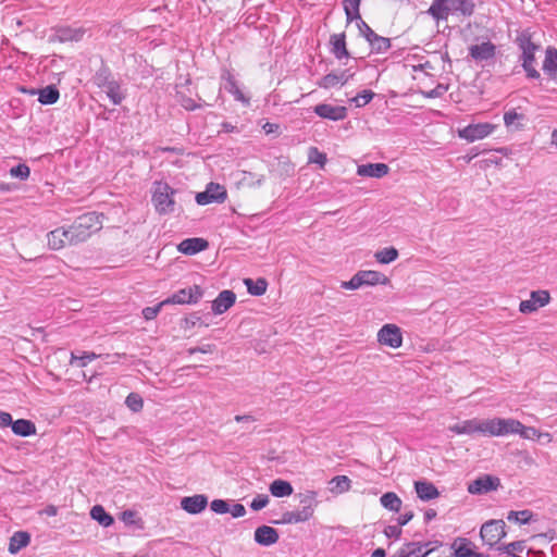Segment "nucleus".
Listing matches in <instances>:
<instances>
[{"instance_id":"nucleus-1","label":"nucleus","mask_w":557,"mask_h":557,"mask_svg":"<svg viewBox=\"0 0 557 557\" xmlns=\"http://www.w3.org/2000/svg\"><path fill=\"white\" fill-rule=\"evenodd\" d=\"M69 227L72 232L71 238H74V243L81 244L86 242L92 233L99 231L102 227V222L96 212H87L78 216Z\"/></svg>"},{"instance_id":"nucleus-2","label":"nucleus","mask_w":557,"mask_h":557,"mask_svg":"<svg viewBox=\"0 0 557 557\" xmlns=\"http://www.w3.org/2000/svg\"><path fill=\"white\" fill-rule=\"evenodd\" d=\"M487 435L490 436H504L508 434H520L524 438L529 436L524 433L527 430L532 431V434H537L534 428H525L520 421L515 419L494 418L487 419Z\"/></svg>"},{"instance_id":"nucleus-3","label":"nucleus","mask_w":557,"mask_h":557,"mask_svg":"<svg viewBox=\"0 0 557 557\" xmlns=\"http://www.w3.org/2000/svg\"><path fill=\"white\" fill-rule=\"evenodd\" d=\"M517 44L521 49V61L522 67L527 73V77L529 78H539L540 73L535 69V51L540 48L531 40V36L528 33H521L517 37Z\"/></svg>"},{"instance_id":"nucleus-4","label":"nucleus","mask_w":557,"mask_h":557,"mask_svg":"<svg viewBox=\"0 0 557 557\" xmlns=\"http://www.w3.org/2000/svg\"><path fill=\"white\" fill-rule=\"evenodd\" d=\"M94 81L95 84L106 92L114 106L121 104L125 99V95L121 91L120 83L112 78L108 67L103 66L97 71Z\"/></svg>"},{"instance_id":"nucleus-5","label":"nucleus","mask_w":557,"mask_h":557,"mask_svg":"<svg viewBox=\"0 0 557 557\" xmlns=\"http://www.w3.org/2000/svg\"><path fill=\"white\" fill-rule=\"evenodd\" d=\"M175 194L176 190L172 188L168 183L156 182L151 198L156 211L160 214L172 213L175 206Z\"/></svg>"},{"instance_id":"nucleus-6","label":"nucleus","mask_w":557,"mask_h":557,"mask_svg":"<svg viewBox=\"0 0 557 557\" xmlns=\"http://www.w3.org/2000/svg\"><path fill=\"white\" fill-rule=\"evenodd\" d=\"M389 283V278L374 270H361L358 271L349 281L342 282V288L344 289H358L362 286H375L386 285Z\"/></svg>"},{"instance_id":"nucleus-7","label":"nucleus","mask_w":557,"mask_h":557,"mask_svg":"<svg viewBox=\"0 0 557 557\" xmlns=\"http://www.w3.org/2000/svg\"><path fill=\"white\" fill-rule=\"evenodd\" d=\"M505 522L503 520H488L482 524L480 537L490 548L495 547L506 536Z\"/></svg>"},{"instance_id":"nucleus-8","label":"nucleus","mask_w":557,"mask_h":557,"mask_svg":"<svg viewBox=\"0 0 557 557\" xmlns=\"http://www.w3.org/2000/svg\"><path fill=\"white\" fill-rule=\"evenodd\" d=\"M203 297V289L199 285L182 288L168 297L166 305H195Z\"/></svg>"},{"instance_id":"nucleus-9","label":"nucleus","mask_w":557,"mask_h":557,"mask_svg":"<svg viewBox=\"0 0 557 557\" xmlns=\"http://www.w3.org/2000/svg\"><path fill=\"white\" fill-rule=\"evenodd\" d=\"M227 198V191L224 186L215 183H209L205 191L196 195V201L200 206L212 202L222 203Z\"/></svg>"},{"instance_id":"nucleus-10","label":"nucleus","mask_w":557,"mask_h":557,"mask_svg":"<svg viewBox=\"0 0 557 557\" xmlns=\"http://www.w3.org/2000/svg\"><path fill=\"white\" fill-rule=\"evenodd\" d=\"M495 129V125L491 123L469 124L458 129V136L469 143L483 139L490 136Z\"/></svg>"},{"instance_id":"nucleus-11","label":"nucleus","mask_w":557,"mask_h":557,"mask_svg":"<svg viewBox=\"0 0 557 557\" xmlns=\"http://www.w3.org/2000/svg\"><path fill=\"white\" fill-rule=\"evenodd\" d=\"M550 301L548 290L539 289L530 294V298L522 300L519 305V311L524 314L533 313L542 307H545Z\"/></svg>"},{"instance_id":"nucleus-12","label":"nucleus","mask_w":557,"mask_h":557,"mask_svg":"<svg viewBox=\"0 0 557 557\" xmlns=\"http://www.w3.org/2000/svg\"><path fill=\"white\" fill-rule=\"evenodd\" d=\"M221 88L231 94L236 101L245 106H249L250 99L247 97L238 86V83L228 69H223L221 73Z\"/></svg>"},{"instance_id":"nucleus-13","label":"nucleus","mask_w":557,"mask_h":557,"mask_svg":"<svg viewBox=\"0 0 557 557\" xmlns=\"http://www.w3.org/2000/svg\"><path fill=\"white\" fill-rule=\"evenodd\" d=\"M500 480L491 474H484L468 484V492L472 495H482L498 490Z\"/></svg>"},{"instance_id":"nucleus-14","label":"nucleus","mask_w":557,"mask_h":557,"mask_svg":"<svg viewBox=\"0 0 557 557\" xmlns=\"http://www.w3.org/2000/svg\"><path fill=\"white\" fill-rule=\"evenodd\" d=\"M377 342L391 348H399L403 344L400 329L395 324H385L377 332Z\"/></svg>"},{"instance_id":"nucleus-15","label":"nucleus","mask_w":557,"mask_h":557,"mask_svg":"<svg viewBox=\"0 0 557 557\" xmlns=\"http://www.w3.org/2000/svg\"><path fill=\"white\" fill-rule=\"evenodd\" d=\"M71 235L72 232L70 227L61 226L50 231L47 234L48 247L52 250H60L66 245H77V243H74V238H71Z\"/></svg>"},{"instance_id":"nucleus-16","label":"nucleus","mask_w":557,"mask_h":557,"mask_svg":"<svg viewBox=\"0 0 557 557\" xmlns=\"http://www.w3.org/2000/svg\"><path fill=\"white\" fill-rule=\"evenodd\" d=\"M450 548L453 549L451 557H490L488 555L475 552L474 543L467 537H456Z\"/></svg>"},{"instance_id":"nucleus-17","label":"nucleus","mask_w":557,"mask_h":557,"mask_svg":"<svg viewBox=\"0 0 557 557\" xmlns=\"http://www.w3.org/2000/svg\"><path fill=\"white\" fill-rule=\"evenodd\" d=\"M487 420H478L470 419L462 421L461 423H457L449 426V431L455 434H473V433H482L487 435Z\"/></svg>"},{"instance_id":"nucleus-18","label":"nucleus","mask_w":557,"mask_h":557,"mask_svg":"<svg viewBox=\"0 0 557 557\" xmlns=\"http://www.w3.org/2000/svg\"><path fill=\"white\" fill-rule=\"evenodd\" d=\"M313 112L330 121H342L347 116V109L343 106H332L329 103H320L313 108Z\"/></svg>"},{"instance_id":"nucleus-19","label":"nucleus","mask_w":557,"mask_h":557,"mask_svg":"<svg viewBox=\"0 0 557 557\" xmlns=\"http://www.w3.org/2000/svg\"><path fill=\"white\" fill-rule=\"evenodd\" d=\"M354 76V73H351L349 70H343L339 72H332L326 75H324L319 82L318 86L324 89H331L336 86H343L345 85L351 77Z\"/></svg>"},{"instance_id":"nucleus-20","label":"nucleus","mask_w":557,"mask_h":557,"mask_svg":"<svg viewBox=\"0 0 557 557\" xmlns=\"http://www.w3.org/2000/svg\"><path fill=\"white\" fill-rule=\"evenodd\" d=\"M208 506V497L203 494L186 496L181 499V508L190 515H198Z\"/></svg>"},{"instance_id":"nucleus-21","label":"nucleus","mask_w":557,"mask_h":557,"mask_svg":"<svg viewBox=\"0 0 557 557\" xmlns=\"http://www.w3.org/2000/svg\"><path fill=\"white\" fill-rule=\"evenodd\" d=\"M496 47L491 41H485L480 45H472L469 48V55L476 62H484L495 57Z\"/></svg>"},{"instance_id":"nucleus-22","label":"nucleus","mask_w":557,"mask_h":557,"mask_svg":"<svg viewBox=\"0 0 557 557\" xmlns=\"http://www.w3.org/2000/svg\"><path fill=\"white\" fill-rule=\"evenodd\" d=\"M236 300V295L233 290H222L218 297L212 301V311L215 314H222L227 311Z\"/></svg>"},{"instance_id":"nucleus-23","label":"nucleus","mask_w":557,"mask_h":557,"mask_svg":"<svg viewBox=\"0 0 557 557\" xmlns=\"http://www.w3.org/2000/svg\"><path fill=\"white\" fill-rule=\"evenodd\" d=\"M276 529L269 525H261L255 530V541L262 546H271L278 541Z\"/></svg>"},{"instance_id":"nucleus-24","label":"nucleus","mask_w":557,"mask_h":557,"mask_svg":"<svg viewBox=\"0 0 557 557\" xmlns=\"http://www.w3.org/2000/svg\"><path fill=\"white\" fill-rule=\"evenodd\" d=\"M330 52L337 59L342 60L344 58H349V51L346 47V36L344 33L333 34L330 37Z\"/></svg>"},{"instance_id":"nucleus-25","label":"nucleus","mask_w":557,"mask_h":557,"mask_svg":"<svg viewBox=\"0 0 557 557\" xmlns=\"http://www.w3.org/2000/svg\"><path fill=\"white\" fill-rule=\"evenodd\" d=\"M389 168L385 163H367L361 164L357 168V174L359 176L381 178L387 175Z\"/></svg>"},{"instance_id":"nucleus-26","label":"nucleus","mask_w":557,"mask_h":557,"mask_svg":"<svg viewBox=\"0 0 557 557\" xmlns=\"http://www.w3.org/2000/svg\"><path fill=\"white\" fill-rule=\"evenodd\" d=\"M208 247V242L203 238L193 237L186 238L178 245V250L188 256H193L205 250Z\"/></svg>"},{"instance_id":"nucleus-27","label":"nucleus","mask_w":557,"mask_h":557,"mask_svg":"<svg viewBox=\"0 0 557 557\" xmlns=\"http://www.w3.org/2000/svg\"><path fill=\"white\" fill-rule=\"evenodd\" d=\"M414 491L418 497L423 502H428L440 496L437 487L432 482L425 480L416 481Z\"/></svg>"},{"instance_id":"nucleus-28","label":"nucleus","mask_w":557,"mask_h":557,"mask_svg":"<svg viewBox=\"0 0 557 557\" xmlns=\"http://www.w3.org/2000/svg\"><path fill=\"white\" fill-rule=\"evenodd\" d=\"M84 34L85 29L82 27L61 26L55 29V37L61 42L79 41Z\"/></svg>"},{"instance_id":"nucleus-29","label":"nucleus","mask_w":557,"mask_h":557,"mask_svg":"<svg viewBox=\"0 0 557 557\" xmlns=\"http://www.w3.org/2000/svg\"><path fill=\"white\" fill-rule=\"evenodd\" d=\"M525 116L518 113L516 109H510L504 113V124L510 131H520L524 126Z\"/></svg>"},{"instance_id":"nucleus-30","label":"nucleus","mask_w":557,"mask_h":557,"mask_svg":"<svg viewBox=\"0 0 557 557\" xmlns=\"http://www.w3.org/2000/svg\"><path fill=\"white\" fill-rule=\"evenodd\" d=\"M543 71L550 78L557 77V49L548 47L545 52V59L543 62Z\"/></svg>"},{"instance_id":"nucleus-31","label":"nucleus","mask_w":557,"mask_h":557,"mask_svg":"<svg viewBox=\"0 0 557 557\" xmlns=\"http://www.w3.org/2000/svg\"><path fill=\"white\" fill-rule=\"evenodd\" d=\"M11 429L15 435L23 437L36 434V425L30 420L26 419H18L13 421Z\"/></svg>"},{"instance_id":"nucleus-32","label":"nucleus","mask_w":557,"mask_h":557,"mask_svg":"<svg viewBox=\"0 0 557 557\" xmlns=\"http://www.w3.org/2000/svg\"><path fill=\"white\" fill-rule=\"evenodd\" d=\"M30 542V536L27 532L17 531L11 537L9 542V552L11 554L18 553L22 548L26 547Z\"/></svg>"},{"instance_id":"nucleus-33","label":"nucleus","mask_w":557,"mask_h":557,"mask_svg":"<svg viewBox=\"0 0 557 557\" xmlns=\"http://www.w3.org/2000/svg\"><path fill=\"white\" fill-rule=\"evenodd\" d=\"M270 493L274 497H286L293 494V486L288 481L276 479L270 484Z\"/></svg>"},{"instance_id":"nucleus-34","label":"nucleus","mask_w":557,"mask_h":557,"mask_svg":"<svg viewBox=\"0 0 557 557\" xmlns=\"http://www.w3.org/2000/svg\"><path fill=\"white\" fill-rule=\"evenodd\" d=\"M381 505L393 512H399L401 509V499L394 492L384 493L380 498Z\"/></svg>"},{"instance_id":"nucleus-35","label":"nucleus","mask_w":557,"mask_h":557,"mask_svg":"<svg viewBox=\"0 0 557 557\" xmlns=\"http://www.w3.org/2000/svg\"><path fill=\"white\" fill-rule=\"evenodd\" d=\"M244 284L247 287V290L252 296H262L265 294L268 288V282L263 277H259L257 280L245 278Z\"/></svg>"},{"instance_id":"nucleus-36","label":"nucleus","mask_w":557,"mask_h":557,"mask_svg":"<svg viewBox=\"0 0 557 557\" xmlns=\"http://www.w3.org/2000/svg\"><path fill=\"white\" fill-rule=\"evenodd\" d=\"M90 517L104 528L112 525L114 522L113 517L101 505H95L90 509Z\"/></svg>"},{"instance_id":"nucleus-37","label":"nucleus","mask_w":557,"mask_h":557,"mask_svg":"<svg viewBox=\"0 0 557 557\" xmlns=\"http://www.w3.org/2000/svg\"><path fill=\"white\" fill-rule=\"evenodd\" d=\"M428 13L436 21L447 20L449 9L447 7L446 1L444 0H434L431 7L428 10Z\"/></svg>"},{"instance_id":"nucleus-38","label":"nucleus","mask_w":557,"mask_h":557,"mask_svg":"<svg viewBox=\"0 0 557 557\" xmlns=\"http://www.w3.org/2000/svg\"><path fill=\"white\" fill-rule=\"evenodd\" d=\"M60 98L58 88L53 85L46 86L39 90L38 101L41 104H53Z\"/></svg>"},{"instance_id":"nucleus-39","label":"nucleus","mask_w":557,"mask_h":557,"mask_svg":"<svg viewBox=\"0 0 557 557\" xmlns=\"http://www.w3.org/2000/svg\"><path fill=\"white\" fill-rule=\"evenodd\" d=\"M351 481L347 475H336L330 481V491L332 493L342 494L350 488Z\"/></svg>"},{"instance_id":"nucleus-40","label":"nucleus","mask_w":557,"mask_h":557,"mask_svg":"<svg viewBox=\"0 0 557 557\" xmlns=\"http://www.w3.org/2000/svg\"><path fill=\"white\" fill-rule=\"evenodd\" d=\"M362 0H344V11L347 22L360 20L359 7Z\"/></svg>"},{"instance_id":"nucleus-41","label":"nucleus","mask_w":557,"mask_h":557,"mask_svg":"<svg viewBox=\"0 0 557 557\" xmlns=\"http://www.w3.org/2000/svg\"><path fill=\"white\" fill-rule=\"evenodd\" d=\"M375 260L382 264H388L398 258V250L394 247H386L375 252Z\"/></svg>"},{"instance_id":"nucleus-42","label":"nucleus","mask_w":557,"mask_h":557,"mask_svg":"<svg viewBox=\"0 0 557 557\" xmlns=\"http://www.w3.org/2000/svg\"><path fill=\"white\" fill-rule=\"evenodd\" d=\"M368 42L371 46L372 51L376 52V53L386 52L391 48L389 38L382 37L377 34L373 38H371Z\"/></svg>"},{"instance_id":"nucleus-43","label":"nucleus","mask_w":557,"mask_h":557,"mask_svg":"<svg viewBox=\"0 0 557 557\" xmlns=\"http://www.w3.org/2000/svg\"><path fill=\"white\" fill-rule=\"evenodd\" d=\"M533 518V512L524 509L520 511H509L507 515V520L510 522H517L519 524H527L529 523Z\"/></svg>"},{"instance_id":"nucleus-44","label":"nucleus","mask_w":557,"mask_h":557,"mask_svg":"<svg viewBox=\"0 0 557 557\" xmlns=\"http://www.w3.org/2000/svg\"><path fill=\"white\" fill-rule=\"evenodd\" d=\"M410 557H428L431 554V549L423 550L421 542H409L403 546Z\"/></svg>"},{"instance_id":"nucleus-45","label":"nucleus","mask_w":557,"mask_h":557,"mask_svg":"<svg viewBox=\"0 0 557 557\" xmlns=\"http://www.w3.org/2000/svg\"><path fill=\"white\" fill-rule=\"evenodd\" d=\"M98 355L95 352L84 351L81 356H76L74 352L71 354L70 363L79 368L86 367L89 362L97 359Z\"/></svg>"},{"instance_id":"nucleus-46","label":"nucleus","mask_w":557,"mask_h":557,"mask_svg":"<svg viewBox=\"0 0 557 557\" xmlns=\"http://www.w3.org/2000/svg\"><path fill=\"white\" fill-rule=\"evenodd\" d=\"M126 406L134 412H138L143 409L144 401L139 394L131 393L125 400Z\"/></svg>"},{"instance_id":"nucleus-47","label":"nucleus","mask_w":557,"mask_h":557,"mask_svg":"<svg viewBox=\"0 0 557 557\" xmlns=\"http://www.w3.org/2000/svg\"><path fill=\"white\" fill-rule=\"evenodd\" d=\"M374 97V92L372 90H362L358 92L351 101L355 103L357 108H361L367 106Z\"/></svg>"},{"instance_id":"nucleus-48","label":"nucleus","mask_w":557,"mask_h":557,"mask_svg":"<svg viewBox=\"0 0 557 557\" xmlns=\"http://www.w3.org/2000/svg\"><path fill=\"white\" fill-rule=\"evenodd\" d=\"M309 162L319 164L321 168H323L326 163V154L323 152H320L318 148L311 147L309 149Z\"/></svg>"},{"instance_id":"nucleus-49","label":"nucleus","mask_w":557,"mask_h":557,"mask_svg":"<svg viewBox=\"0 0 557 557\" xmlns=\"http://www.w3.org/2000/svg\"><path fill=\"white\" fill-rule=\"evenodd\" d=\"M524 547V541H515L506 545L497 546L496 549L500 553L513 554V552H522Z\"/></svg>"},{"instance_id":"nucleus-50","label":"nucleus","mask_w":557,"mask_h":557,"mask_svg":"<svg viewBox=\"0 0 557 557\" xmlns=\"http://www.w3.org/2000/svg\"><path fill=\"white\" fill-rule=\"evenodd\" d=\"M10 174L13 177H17L22 181H25L29 177L30 170L26 164L20 163L16 166L11 168Z\"/></svg>"},{"instance_id":"nucleus-51","label":"nucleus","mask_w":557,"mask_h":557,"mask_svg":"<svg viewBox=\"0 0 557 557\" xmlns=\"http://www.w3.org/2000/svg\"><path fill=\"white\" fill-rule=\"evenodd\" d=\"M210 508L213 512L218 515H224L230 511V505L224 499H214L210 504Z\"/></svg>"},{"instance_id":"nucleus-52","label":"nucleus","mask_w":557,"mask_h":557,"mask_svg":"<svg viewBox=\"0 0 557 557\" xmlns=\"http://www.w3.org/2000/svg\"><path fill=\"white\" fill-rule=\"evenodd\" d=\"M163 306H166V302L165 300H162L161 302H159L158 305L153 306V307H146L143 309V317L146 319V320H153L160 312L161 308Z\"/></svg>"},{"instance_id":"nucleus-53","label":"nucleus","mask_w":557,"mask_h":557,"mask_svg":"<svg viewBox=\"0 0 557 557\" xmlns=\"http://www.w3.org/2000/svg\"><path fill=\"white\" fill-rule=\"evenodd\" d=\"M299 497H300L299 502L302 506H310L311 508L314 509V507L317 505V492L307 491L304 494H299Z\"/></svg>"},{"instance_id":"nucleus-54","label":"nucleus","mask_w":557,"mask_h":557,"mask_svg":"<svg viewBox=\"0 0 557 557\" xmlns=\"http://www.w3.org/2000/svg\"><path fill=\"white\" fill-rule=\"evenodd\" d=\"M267 494H258L250 503V508L255 511L263 509L269 504Z\"/></svg>"},{"instance_id":"nucleus-55","label":"nucleus","mask_w":557,"mask_h":557,"mask_svg":"<svg viewBox=\"0 0 557 557\" xmlns=\"http://www.w3.org/2000/svg\"><path fill=\"white\" fill-rule=\"evenodd\" d=\"M358 21V28L360 33L363 35V37L369 41L371 38H373L376 33L360 17Z\"/></svg>"},{"instance_id":"nucleus-56","label":"nucleus","mask_w":557,"mask_h":557,"mask_svg":"<svg viewBox=\"0 0 557 557\" xmlns=\"http://www.w3.org/2000/svg\"><path fill=\"white\" fill-rule=\"evenodd\" d=\"M403 531H401V527L398 525V524H395V525H387L385 529H384V534L386 535V537L388 539H395V540H398L401 535Z\"/></svg>"},{"instance_id":"nucleus-57","label":"nucleus","mask_w":557,"mask_h":557,"mask_svg":"<svg viewBox=\"0 0 557 557\" xmlns=\"http://www.w3.org/2000/svg\"><path fill=\"white\" fill-rule=\"evenodd\" d=\"M296 511H297L299 521L305 522V521H308L313 516L314 509L311 508L310 506H302V508L300 510H296Z\"/></svg>"},{"instance_id":"nucleus-58","label":"nucleus","mask_w":557,"mask_h":557,"mask_svg":"<svg viewBox=\"0 0 557 557\" xmlns=\"http://www.w3.org/2000/svg\"><path fill=\"white\" fill-rule=\"evenodd\" d=\"M447 90V87L440 84L435 88L431 89L430 91L424 92V96L426 98H438L442 97Z\"/></svg>"},{"instance_id":"nucleus-59","label":"nucleus","mask_w":557,"mask_h":557,"mask_svg":"<svg viewBox=\"0 0 557 557\" xmlns=\"http://www.w3.org/2000/svg\"><path fill=\"white\" fill-rule=\"evenodd\" d=\"M233 518H240L246 515V508L242 504H234L228 511Z\"/></svg>"},{"instance_id":"nucleus-60","label":"nucleus","mask_w":557,"mask_h":557,"mask_svg":"<svg viewBox=\"0 0 557 557\" xmlns=\"http://www.w3.org/2000/svg\"><path fill=\"white\" fill-rule=\"evenodd\" d=\"M201 318L198 315V313H191L188 317L184 319L185 327L190 329L196 326L198 323H200Z\"/></svg>"},{"instance_id":"nucleus-61","label":"nucleus","mask_w":557,"mask_h":557,"mask_svg":"<svg viewBox=\"0 0 557 557\" xmlns=\"http://www.w3.org/2000/svg\"><path fill=\"white\" fill-rule=\"evenodd\" d=\"M283 523H299L297 511H286L282 516Z\"/></svg>"},{"instance_id":"nucleus-62","label":"nucleus","mask_w":557,"mask_h":557,"mask_svg":"<svg viewBox=\"0 0 557 557\" xmlns=\"http://www.w3.org/2000/svg\"><path fill=\"white\" fill-rule=\"evenodd\" d=\"M181 106L188 111H194L197 108H200V104H197L196 101L189 97H184L181 100Z\"/></svg>"},{"instance_id":"nucleus-63","label":"nucleus","mask_w":557,"mask_h":557,"mask_svg":"<svg viewBox=\"0 0 557 557\" xmlns=\"http://www.w3.org/2000/svg\"><path fill=\"white\" fill-rule=\"evenodd\" d=\"M12 422V416L9 412L0 410V428L11 426Z\"/></svg>"},{"instance_id":"nucleus-64","label":"nucleus","mask_w":557,"mask_h":557,"mask_svg":"<svg viewBox=\"0 0 557 557\" xmlns=\"http://www.w3.org/2000/svg\"><path fill=\"white\" fill-rule=\"evenodd\" d=\"M413 518V511L409 510L401 513L397 519V524L403 527L406 525Z\"/></svg>"}]
</instances>
